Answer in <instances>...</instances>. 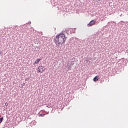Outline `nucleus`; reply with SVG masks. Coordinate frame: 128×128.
<instances>
[{"instance_id": "1", "label": "nucleus", "mask_w": 128, "mask_h": 128, "mask_svg": "<svg viewBox=\"0 0 128 128\" xmlns=\"http://www.w3.org/2000/svg\"><path fill=\"white\" fill-rule=\"evenodd\" d=\"M68 38V37L66 36L64 34H61L56 36V38H54V40L56 46H60V44L62 45L63 44L66 42V40Z\"/></svg>"}, {"instance_id": "2", "label": "nucleus", "mask_w": 128, "mask_h": 128, "mask_svg": "<svg viewBox=\"0 0 128 128\" xmlns=\"http://www.w3.org/2000/svg\"><path fill=\"white\" fill-rule=\"evenodd\" d=\"M44 67L43 66H40L38 68V72H40V74H42V72H44Z\"/></svg>"}, {"instance_id": "3", "label": "nucleus", "mask_w": 128, "mask_h": 128, "mask_svg": "<svg viewBox=\"0 0 128 128\" xmlns=\"http://www.w3.org/2000/svg\"><path fill=\"white\" fill-rule=\"evenodd\" d=\"M96 24V21H94V20H91L89 24H88V26L90 27V26H94V24Z\"/></svg>"}, {"instance_id": "4", "label": "nucleus", "mask_w": 128, "mask_h": 128, "mask_svg": "<svg viewBox=\"0 0 128 128\" xmlns=\"http://www.w3.org/2000/svg\"><path fill=\"white\" fill-rule=\"evenodd\" d=\"M98 78H100V76H96L93 78L94 82H98Z\"/></svg>"}, {"instance_id": "5", "label": "nucleus", "mask_w": 128, "mask_h": 128, "mask_svg": "<svg viewBox=\"0 0 128 128\" xmlns=\"http://www.w3.org/2000/svg\"><path fill=\"white\" fill-rule=\"evenodd\" d=\"M40 62V58L37 59V60L34 62V64H38V62Z\"/></svg>"}, {"instance_id": "6", "label": "nucleus", "mask_w": 128, "mask_h": 128, "mask_svg": "<svg viewBox=\"0 0 128 128\" xmlns=\"http://www.w3.org/2000/svg\"><path fill=\"white\" fill-rule=\"evenodd\" d=\"M3 120H4V117H2L0 118V124H2Z\"/></svg>"}, {"instance_id": "7", "label": "nucleus", "mask_w": 128, "mask_h": 128, "mask_svg": "<svg viewBox=\"0 0 128 128\" xmlns=\"http://www.w3.org/2000/svg\"><path fill=\"white\" fill-rule=\"evenodd\" d=\"M46 116L45 114H40V116Z\"/></svg>"}, {"instance_id": "8", "label": "nucleus", "mask_w": 128, "mask_h": 128, "mask_svg": "<svg viewBox=\"0 0 128 128\" xmlns=\"http://www.w3.org/2000/svg\"><path fill=\"white\" fill-rule=\"evenodd\" d=\"M21 86H26V83L24 82Z\"/></svg>"}, {"instance_id": "9", "label": "nucleus", "mask_w": 128, "mask_h": 128, "mask_svg": "<svg viewBox=\"0 0 128 128\" xmlns=\"http://www.w3.org/2000/svg\"><path fill=\"white\" fill-rule=\"evenodd\" d=\"M68 70H70V68H72V66H68Z\"/></svg>"}, {"instance_id": "10", "label": "nucleus", "mask_w": 128, "mask_h": 128, "mask_svg": "<svg viewBox=\"0 0 128 128\" xmlns=\"http://www.w3.org/2000/svg\"><path fill=\"white\" fill-rule=\"evenodd\" d=\"M28 24H32V22H30V21H29V22H28Z\"/></svg>"}, {"instance_id": "11", "label": "nucleus", "mask_w": 128, "mask_h": 128, "mask_svg": "<svg viewBox=\"0 0 128 128\" xmlns=\"http://www.w3.org/2000/svg\"><path fill=\"white\" fill-rule=\"evenodd\" d=\"M98 0V2H100V0Z\"/></svg>"}, {"instance_id": "12", "label": "nucleus", "mask_w": 128, "mask_h": 128, "mask_svg": "<svg viewBox=\"0 0 128 128\" xmlns=\"http://www.w3.org/2000/svg\"><path fill=\"white\" fill-rule=\"evenodd\" d=\"M47 108H49L48 106H46Z\"/></svg>"}, {"instance_id": "13", "label": "nucleus", "mask_w": 128, "mask_h": 128, "mask_svg": "<svg viewBox=\"0 0 128 128\" xmlns=\"http://www.w3.org/2000/svg\"><path fill=\"white\" fill-rule=\"evenodd\" d=\"M38 70H40V69H38Z\"/></svg>"}]
</instances>
